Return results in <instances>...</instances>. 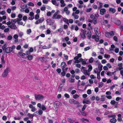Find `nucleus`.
<instances>
[{"label": "nucleus", "mask_w": 123, "mask_h": 123, "mask_svg": "<svg viewBox=\"0 0 123 123\" xmlns=\"http://www.w3.org/2000/svg\"><path fill=\"white\" fill-rule=\"evenodd\" d=\"M81 71L85 75H87L88 76H89L90 73L88 72L85 67L82 66L81 68Z\"/></svg>", "instance_id": "nucleus-1"}, {"label": "nucleus", "mask_w": 123, "mask_h": 123, "mask_svg": "<svg viewBox=\"0 0 123 123\" xmlns=\"http://www.w3.org/2000/svg\"><path fill=\"white\" fill-rule=\"evenodd\" d=\"M35 97L36 100H43V96L41 94L37 95L35 94Z\"/></svg>", "instance_id": "nucleus-2"}, {"label": "nucleus", "mask_w": 123, "mask_h": 123, "mask_svg": "<svg viewBox=\"0 0 123 123\" xmlns=\"http://www.w3.org/2000/svg\"><path fill=\"white\" fill-rule=\"evenodd\" d=\"M31 53V48L29 49V50L27 51L26 54V57H27L29 60H31V56L30 54Z\"/></svg>", "instance_id": "nucleus-3"}, {"label": "nucleus", "mask_w": 123, "mask_h": 123, "mask_svg": "<svg viewBox=\"0 0 123 123\" xmlns=\"http://www.w3.org/2000/svg\"><path fill=\"white\" fill-rule=\"evenodd\" d=\"M9 72V70L8 68H6L4 71L2 76L3 77H5L7 76Z\"/></svg>", "instance_id": "nucleus-4"}, {"label": "nucleus", "mask_w": 123, "mask_h": 123, "mask_svg": "<svg viewBox=\"0 0 123 123\" xmlns=\"http://www.w3.org/2000/svg\"><path fill=\"white\" fill-rule=\"evenodd\" d=\"M46 22L47 24L50 25H53L55 21L54 20H51V19L49 18L47 19Z\"/></svg>", "instance_id": "nucleus-5"}, {"label": "nucleus", "mask_w": 123, "mask_h": 123, "mask_svg": "<svg viewBox=\"0 0 123 123\" xmlns=\"http://www.w3.org/2000/svg\"><path fill=\"white\" fill-rule=\"evenodd\" d=\"M57 13H55L53 15L52 17V18L53 19H59L61 17H62V16L60 15L57 14Z\"/></svg>", "instance_id": "nucleus-6"}, {"label": "nucleus", "mask_w": 123, "mask_h": 123, "mask_svg": "<svg viewBox=\"0 0 123 123\" xmlns=\"http://www.w3.org/2000/svg\"><path fill=\"white\" fill-rule=\"evenodd\" d=\"M44 20V18L43 17L41 18L40 19H39L37 20V21L35 23V24H38L39 23H42Z\"/></svg>", "instance_id": "nucleus-7"}, {"label": "nucleus", "mask_w": 123, "mask_h": 123, "mask_svg": "<svg viewBox=\"0 0 123 123\" xmlns=\"http://www.w3.org/2000/svg\"><path fill=\"white\" fill-rule=\"evenodd\" d=\"M18 54L22 58H26V54L24 53H23L22 52H19L18 53Z\"/></svg>", "instance_id": "nucleus-8"}, {"label": "nucleus", "mask_w": 123, "mask_h": 123, "mask_svg": "<svg viewBox=\"0 0 123 123\" xmlns=\"http://www.w3.org/2000/svg\"><path fill=\"white\" fill-rule=\"evenodd\" d=\"M21 20V19H19V18H17L14 20H12L11 21V22L12 23L15 24L16 22H17L18 21H20Z\"/></svg>", "instance_id": "nucleus-9"}, {"label": "nucleus", "mask_w": 123, "mask_h": 123, "mask_svg": "<svg viewBox=\"0 0 123 123\" xmlns=\"http://www.w3.org/2000/svg\"><path fill=\"white\" fill-rule=\"evenodd\" d=\"M82 103L83 104H89L91 103V102L89 100H85L84 99L83 100Z\"/></svg>", "instance_id": "nucleus-10"}, {"label": "nucleus", "mask_w": 123, "mask_h": 123, "mask_svg": "<svg viewBox=\"0 0 123 123\" xmlns=\"http://www.w3.org/2000/svg\"><path fill=\"white\" fill-rule=\"evenodd\" d=\"M46 57H39L38 59L39 60H40L42 62H46Z\"/></svg>", "instance_id": "nucleus-11"}, {"label": "nucleus", "mask_w": 123, "mask_h": 123, "mask_svg": "<svg viewBox=\"0 0 123 123\" xmlns=\"http://www.w3.org/2000/svg\"><path fill=\"white\" fill-rule=\"evenodd\" d=\"M60 105V103L58 101H56L54 103V107L56 108H58Z\"/></svg>", "instance_id": "nucleus-12"}, {"label": "nucleus", "mask_w": 123, "mask_h": 123, "mask_svg": "<svg viewBox=\"0 0 123 123\" xmlns=\"http://www.w3.org/2000/svg\"><path fill=\"white\" fill-rule=\"evenodd\" d=\"M9 27L12 29H16L17 28L15 25L14 24H12L9 26Z\"/></svg>", "instance_id": "nucleus-13"}, {"label": "nucleus", "mask_w": 123, "mask_h": 123, "mask_svg": "<svg viewBox=\"0 0 123 123\" xmlns=\"http://www.w3.org/2000/svg\"><path fill=\"white\" fill-rule=\"evenodd\" d=\"M11 49L10 47H7L6 48V49L5 51V52L6 53H10L12 52Z\"/></svg>", "instance_id": "nucleus-14"}, {"label": "nucleus", "mask_w": 123, "mask_h": 123, "mask_svg": "<svg viewBox=\"0 0 123 123\" xmlns=\"http://www.w3.org/2000/svg\"><path fill=\"white\" fill-rule=\"evenodd\" d=\"M51 2L53 5L55 6H58L59 5V3L57 2L56 1V0H52Z\"/></svg>", "instance_id": "nucleus-15"}, {"label": "nucleus", "mask_w": 123, "mask_h": 123, "mask_svg": "<svg viewBox=\"0 0 123 123\" xmlns=\"http://www.w3.org/2000/svg\"><path fill=\"white\" fill-rule=\"evenodd\" d=\"M103 66L101 65V63H99V64L98 65V68L99 70V72H100L102 70V67Z\"/></svg>", "instance_id": "nucleus-16"}, {"label": "nucleus", "mask_w": 123, "mask_h": 123, "mask_svg": "<svg viewBox=\"0 0 123 123\" xmlns=\"http://www.w3.org/2000/svg\"><path fill=\"white\" fill-rule=\"evenodd\" d=\"M100 13L101 15H103L106 12V10L104 9H101L100 10Z\"/></svg>", "instance_id": "nucleus-17"}, {"label": "nucleus", "mask_w": 123, "mask_h": 123, "mask_svg": "<svg viewBox=\"0 0 123 123\" xmlns=\"http://www.w3.org/2000/svg\"><path fill=\"white\" fill-rule=\"evenodd\" d=\"M75 13L74 12L72 14V16L74 17V19H78L79 18V16L78 15H75Z\"/></svg>", "instance_id": "nucleus-18"}, {"label": "nucleus", "mask_w": 123, "mask_h": 123, "mask_svg": "<svg viewBox=\"0 0 123 123\" xmlns=\"http://www.w3.org/2000/svg\"><path fill=\"white\" fill-rule=\"evenodd\" d=\"M88 72L91 71L92 69V67L91 65L89 64L88 66Z\"/></svg>", "instance_id": "nucleus-19"}, {"label": "nucleus", "mask_w": 123, "mask_h": 123, "mask_svg": "<svg viewBox=\"0 0 123 123\" xmlns=\"http://www.w3.org/2000/svg\"><path fill=\"white\" fill-rule=\"evenodd\" d=\"M117 121V119L114 118L111 119L110 121L111 123H115Z\"/></svg>", "instance_id": "nucleus-20"}, {"label": "nucleus", "mask_w": 123, "mask_h": 123, "mask_svg": "<svg viewBox=\"0 0 123 123\" xmlns=\"http://www.w3.org/2000/svg\"><path fill=\"white\" fill-rule=\"evenodd\" d=\"M1 63L3 64L5 63L6 61L4 60V57L2 56L1 58Z\"/></svg>", "instance_id": "nucleus-21"}, {"label": "nucleus", "mask_w": 123, "mask_h": 123, "mask_svg": "<svg viewBox=\"0 0 123 123\" xmlns=\"http://www.w3.org/2000/svg\"><path fill=\"white\" fill-rule=\"evenodd\" d=\"M109 11L111 12L112 13H114L116 12V10L114 8H109Z\"/></svg>", "instance_id": "nucleus-22"}, {"label": "nucleus", "mask_w": 123, "mask_h": 123, "mask_svg": "<svg viewBox=\"0 0 123 123\" xmlns=\"http://www.w3.org/2000/svg\"><path fill=\"white\" fill-rule=\"evenodd\" d=\"M63 20L65 22H66L67 24H69L68 20V19L66 18H63Z\"/></svg>", "instance_id": "nucleus-23"}, {"label": "nucleus", "mask_w": 123, "mask_h": 123, "mask_svg": "<svg viewBox=\"0 0 123 123\" xmlns=\"http://www.w3.org/2000/svg\"><path fill=\"white\" fill-rule=\"evenodd\" d=\"M80 35L82 38H84L86 37V35L84 32L80 33Z\"/></svg>", "instance_id": "nucleus-24"}, {"label": "nucleus", "mask_w": 123, "mask_h": 123, "mask_svg": "<svg viewBox=\"0 0 123 123\" xmlns=\"http://www.w3.org/2000/svg\"><path fill=\"white\" fill-rule=\"evenodd\" d=\"M97 19L95 18H94L92 20V22L93 23L94 25H95L97 23Z\"/></svg>", "instance_id": "nucleus-25"}, {"label": "nucleus", "mask_w": 123, "mask_h": 123, "mask_svg": "<svg viewBox=\"0 0 123 123\" xmlns=\"http://www.w3.org/2000/svg\"><path fill=\"white\" fill-rule=\"evenodd\" d=\"M61 65L63 68H65L67 66L65 62H62L61 63Z\"/></svg>", "instance_id": "nucleus-26"}, {"label": "nucleus", "mask_w": 123, "mask_h": 123, "mask_svg": "<svg viewBox=\"0 0 123 123\" xmlns=\"http://www.w3.org/2000/svg\"><path fill=\"white\" fill-rule=\"evenodd\" d=\"M118 66L119 67L118 68L119 70L123 69V68L122 67V64L121 63L118 64Z\"/></svg>", "instance_id": "nucleus-27"}, {"label": "nucleus", "mask_w": 123, "mask_h": 123, "mask_svg": "<svg viewBox=\"0 0 123 123\" xmlns=\"http://www.w3.org/2000/svg\"><path fill=\"white\" fill-rule=\"evenodd\" d=\"M117 102H116L115 100H113L111 101L110 103L111 105H115V104H116V103H117Z\"/></svg>", "instance_id": "nucleus-28"}, {"label": "nucleus", "mask_w": 123, "mask_h": 123, "mask_svg": "<svg viewBox=\"0 0 123 123\" xmlns=\"http://www.w3.org/2000/svg\"><path fill=\"white\" fill-rule=\"evenodd\" d=\"M5 28V26L3 25H2V23H0V29H3Z\"/></svg>", "instance_id": "nucleus-29"}, {"label": "nucleus", "mask_w": 123, "mask_h": 123, "mask_svg": "<svg viewBox=\"0 0 123 123\" xmlns=\"http://www.w3.org/2000/svg\"><path fill=\"white\" fill-rule=\"evenodd\" d=\"M94 60V59L91 57L89 59V62L90 63H92L93 62Z\"/></svg>", "instance_id": "nucleus-30"}, {"label": "nucleus", "mask_w": 123, "mask_h": 123, "mask_svg": "<svg viewBox=\"0 0 123 123\" xmlns=\"http://www.w3.org/2000/svg\"><path fill=\"white\" fill-rule=\"evenodd\" d=\"M109 33L111 37L113 36L114 35L115 32L113 31H111Z\"/></svg>", "instance_id": "nucleus-31"}, {"label": "nucleus", "mask_w": 123, "mask_h": 123, "mask_svg": "<svg viewBox=\"0 0 123 123\" xmlns=\"http://www.w3.org/2000/svg\"><path fill=\"white\" fill-rule=\"evenodd\" d=\"M7 45L5 44L2 47V49L3 51H5Z\"/></svg>", "instance_id": "nucleus-32"}, {"label": "nucleus", "mask_w": 123, "mask_h": 123, "mask_svg": "<svg viewBox=\"0 0 123 123\" xmlns=\"http://www.w3.org/2000/svg\"><path fill=\"white\" fill-rule=\"evenodd\" d=\"M109 32H107L105 34V36L107 37H111Z\"/></svg>", "instance_id": "nucleus-33"}, {"label": "nucleus", "mask_w": 123, "mask_h": 123, "mask_svg": "<svg viewBox=\"0 0 123 123\" xmlns=\"http://www.w3.org/2000/svg\"><path fill=\"white\" fill-rule=\"evenodd\" d=\"M41 109L43 110H45L46 109V108L44 105H43L41 106Z\"/></svg>", "instance_id": "nucleus-34"}, {"label": "nucleus", "mask_w": 123, "mask_h": 123, "mask_svg": "<svg viewBox=\"0 0 123 123\" xmlns=\"http://www.w3.org/2000/svg\"><path fill=\"white\" fill-rule=\"evenodd\" d=\"M39 17V16L38 14H37L35 16V19L37 20L38 19Z\"/></svg>", "instance_id": "nucleus-35"}, {"label": "nucleus", "mask_w": 123, "mask_h": 123, "mask_svg": "<svg viewBox=\"0 0 123 123\" xmlns=\"http://www.w3.org/2000/svg\"><path fill=\"white\" fill-rule=\"evenodd\" d=\"M95 32L96 34V35L98 36H100V34L99 33V32H98V31L97 30H96L95 31Z\"/></svg>", "instance_id": "nucleus-36"}, {"label": "nucleus", "mask_w": 123, "mask_h": 123, "mask_svg": "<svg viewBox=\"0 0 123 123\" xmlns=\"http://www.w3.org/2000/svg\"><path fill=\"white\" fill-rule=\"evenodd\" d=\"M68 120L69 122L71 123H73V120L71 118H68Z\"/></svg>", "instance_id": "nucleus-37"}, {"label": "nucleus", "mask_w": 123, "mask_h": 123, "mask_svg": "<svg viewBox=\"0 0 123 123\" xmlns=\"http://www.w3.org/2000/svg\"><path fill=\"white\" fill-rule=\"evenodd\" d=\"M86 107H87V105H86V104L84 105L83 106L82 108V111H84L85 110V109L86 108Z\"/></svg>", "instance_id": "nucleus-38"}, {"label": "nucleus", "mask_w": 123, "mask_h": 123, "mask_svg": "<svg viewBox=\"0 0 123 123\" xmlns=\"http://www.w3.org/2000/svg\"><path fill=\"white\" fill-rule=\"evenodd\" d=\"M31 109H32L31 110V111H32L34 112L35 111V107H33L32 105H31Z\"/></svg>", "instance_id": "nucleus-39"}, {"label": "nucleus", "mask_w": 123, "mask_h": 123, "mask_svg": "<svg viewBox=\"0 0 123 123\" xmlns=\"http://www.w3.org/2000/svg\"><path fill=\"white\" fill-rule=\"evenodd\" d=\"M74 101V100L73 99H71L69 100V102L71 104H73Z\"/></svg>", "instance_id": "nucleus-40"}, {"label": "nucleus", "mask_w": 123, "mask_h": 123, "mask_svg": "<svg viewBox=\"0 0 123 123\" xmlns=\"http://www.w3.org/2000/svg\"><path fill=\"white\" fill-rule=\"evenodd\" d=\"M74 79L72 78H69V81L71 82H74Z\"/></svg>", "instance_id": "nucleus-41"}, {"label": "nucleus", "mask_w": 123, "mask_h": 123, "mask_svg": "<svg viewBox=\"0 0 123 123\" xmlns=\"http://www.w3.org/2000/svg\"><path fill=\"white\" fill-rule=\"evenodd\" d=\"M18 34L20 37H21L23 35V32H20L18 33Z\"/></svg>", "instance_id": "nucleus-42"}, {"label": "nucleus", "mask_w": 123, "mask_h": 123, "mask_svg": "<svg viewBox=\"0 0 123 123\" xmlns=\"http://www.w3.org/2000/svg\"><path fill=\"white\" fill-rule=\"evenodd\" d=\"M88 31H85V33L86 34H87V35H88V34H89V33L91 34V32L90 30H89L87 29Z\"/></svg>", "instance_id": "nucleus-43"}, {"label": "nucleus", "mask_w": 123, "mask_h": 123, "mask_svg": "<svg viewBox=\"0 0 123 123\" xmlns=\"http://www.w3.org/2000/svg\"><path fill=\"white\" fill-rule=\"evenodd\" d=\"M43 111L41 110H39L38 112L39 115H41L43 113Z\"/></svg>", "instance_id": "nucleus-44"}, {"label": "nucleus", "mask_w": 123, "mask_h": 123, "mask_svg": "<svg viewBox=\"0 0 123 123\" xmlns=\"http://www.w3.org/2000/svg\"><path fill=\"white\" fill-rule=\"evenodd\" d=\"M104 49L102 48H101L100 49V53L101 54H104Z\"/></svg>", "instance_id": "nucleus-45"}, {"label": "nucleus", "mask_w": 123, "mask_h": 123, "mask_svg": "<svg viewBox=\"0 0 123 123\" xmlns=\"http://www.w3.org/2000/svg\"><path fill=\"white\" fill-rule=\"evenodd\" d=\"M99 70L97 68H96L94 69V72L95 73H97L98 72H99Z\"/></svg>", "instance_id": "nucleus-46"}, {"label": "nucleus", "mask_w": 123, "mask_h": 123, "mask_svg": "<svg viewBox=\"0 0 123 123\" xmlns=\"http://www.w3.org/2000/svg\"><path fill=\"white\" fill-rule=\"evenodd\" d=\"M15 46L14 45H13L11 47V49L12 51L13 49H15Z\"/></svg>", "instance_id": "nucleus-47"}, {"label": "nucleus", "mask_w": 123, "mask_h": 123, "mask_svg": "<svg viewBox=\"0 0 123 123\" xmlns=\"http://www.w3.org/2000/svg\"><path fill=\"white\" fill-rule=\"evenodd\" d=\"M100 72H98L97 73V78L98 79H100Z\"/></svg>", "instance_id": "nucleus-48"}, {"label": "nucleus", "mask_w": 123, "mask_h": 123, "mask_svg": "<svg viewBox=\"0 0 123 123\" xmlns=\"http://www.w3.org/2000/svg\"><path fill=\"white\" fill-rule=\"evenodd\" d=\"M11 16L12 18H14L15 17L16 14L15 13H12L11 15Z\"/></svg>", "instance_id": "nucleus-49"}, {"label": "nucleus", "mask_w": 123, "mask_h": 123, "mask_svg": "<svg viewBox=\"0 0 123 123\" xmlns=\"http://www.w3.org/2000/svg\"><path fill=\"white\" fill-rule=\"evenodd\" d=\"M79 97V96L78 94H75L73 96V98L76 99Z\"/></svg>", "instance_id": "nucleus-50"}, {"label": "nucleus", "mask_w": 123, "mask_h": 123, "mask_svg": "<svg viewBox=\"0 0 123 123\" xmlns=\"http://www.w3.org/2000/svg\"><path fill=\"white\" fill-rule=\"evenodd\" d=\"M108 117H113L114 118L116 117V115H108Z\"/></svg>", "instance_id": "nucleus-51"}, {"label": "nucleus", "mask_w": 123, "mask_h": 123, "mask_svg": "<svg viewBox=\"0 0 123 123\" xmlns=\"http://www.w3.org/2000/svg\"><path fill=\"white\" fill-rule=\"evenodd\" d=\"M21 46L20 45H19L17 46L16 49L17 50H19L21 49Z\"/></svg>", "instance_id": "nucleus-52"}, {"label": "nucleus", "mask_w": 123, "mask_h": 123, "mask_svg": "<svg viewBox=\"0 0 123 123\" xmlns=\"http://www.w3.org/2000/svg\"><path fill=\"white\" fill-rule=\"evenodd\" d=\"M12 38V37L11 36H9L7 37V39L8 40H11Z\"/></svg>", "instance_id": "nucleus-53"}, {"label": "nucleus", "mask_w": 123, "mask_h": 123, "mask_svg": "<svg viewBox=\"0 0 123 123\" xmlns=\"http://www.w3.org/2000/svg\"><path fill=\"white\" fill-rule=\"evenodd\" d=\"M104 57L106 58H110V56L109 55L107 54H105L104 55Z\"/></svg>", "instance_id": "nucleus-54"}, {"label": "nucleus", "mask_w": 123, "mask_h": 123, "mask_svg": "<svg viewBox=\"0 0 123 123\" xmlns=\"http://www.w3.org/2000/svg\"><path fill=\"white\" fill-rule=\"evenodd\" d=\"M87 93L89 95L91 93V91L90 89H89L87 91Z\"/></svg>", "instance_id": "nucleus-55"}, {"label": "nucleus", "mask_w": 123, "mask_h": 123, "mask_svg": "<svg viewBox=\"0 0 123 123\" xmlns=\"http://www.w3.org/2000/svg\"><path fill=\"white\" fill-rule=\"evenodd\" d=\"M27 7V5H21V7L22 9L24 8L25 7Z\"/></svg>", "instance_id": "nucleus-56"}, {"label": "nucleus", "mask_w": 123, "mask_h": 123, "mask_svg": "<svg viewBox=\"0 0 123 123\" xmlns=\"http://www.w3.org/2000/svg\"><path fill=\"white\" fill-rule=\"evenodd\" d=\"M27 7V5H21V7L22 9L24 8L25 7Z\"/></svg>", "instance_id": "nucleus-57"}, {"label": "nucleus", "mask_w": 123, "mask_h": 123, "mask_svg": "<svg viewBox=\"0 0 123 123\" xmlns=\"http://www.w3.org/2000/svg\"><path fill=\"white\" fill-rule=\"evenodd\" d=\"M11 10L10 8H8L7 10V12L8 13H11Z\"/></svg>", "instance_id": "nucleus-58"}, {"label": "nucleus", "mask_w": 123, "mask_h": 123, "mask_svg": "<svg viewBox=\"0 0 123 123\" xmlns=\"http://www.w3.org/2000/svg\"><path fill=\"white\" fill-rule=\"evenodd\" d=\"M27 34H30L31 33V29H27Z\"/></svg>", "instance_id": "nucleus-59"}, {"label": "nucleus", "mask_w": 123, "mask_h": 123, "mask_svg": "<svg viewBox=\"0 0 123 123\" xmlns=\"http://www.w3.org/2000/svg\"><path fill=\"white\" fill-rule=\"evenodd\" d=\"M90 49V47L89 46L87 47L84 49V50L85 51H87Z\"/></svg>", "instance_id": "nucleus-60"}, {"label": "nucleus", "mask_w": 123, "mask_h": 123, "mask_svg": "<svg viewBox=\"0 0 123 123\" xmlns=\"http://www.w3.org/2000/svg\"><path fill=\"white\" fill-rule=\"evenodd\" d=\"M13 37L15 39H16L18 37V36L17 34H15L13 36Z\"/></svg>", "instance_id": "nucleus-61"}, {"label": "nucleus", "mask_w": 123, "mask_h": 123, "mask_svg": "<svg viewBox=\"0 0 123 123\" xmlns=\"http://www.w3.org/2000/svg\"><path fill=\"white\" fill-rule=\"evenodd\" d=\"M116 24L118 25H119L121 24V22L120 20L117 21Z\"/></svg>", "instance_id": "nucleus-62"}, {"label": "nucleus", "mask_w": 123, "mask_h": 123, "mask_svg": "<svg viewBox=\"0 0 123 123\" xmlns=\"http://www.w3.org/2000/svg\"><path fill=\"white\" fill-rule=\"evenodd\" d=\"M103 69L104 70H108V67L107 66H104L103 67Z\"/></svg>", "instance_id": "nucleus-63"}, {"label": "nucleus", "mask_w": 123, "mask_h": 123, "mask_svg": "<svg viewBox=\"0 0 123 123\" xmlns=\"http://www.w3.org/2000/svg\"><path fill=\"white\" fill-rule=\"evenodd\" d=\"M46 9V7L45 6H43L40 9L41 10L43 11L45 10Z\"/></svg>", "instance_id": "nucleus-64"}]
</instances>
